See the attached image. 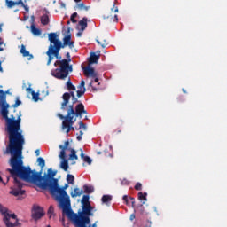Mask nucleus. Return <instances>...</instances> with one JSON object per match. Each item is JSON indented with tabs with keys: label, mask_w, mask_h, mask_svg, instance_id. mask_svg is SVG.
Here are the masks:
<instances>
[{
	"label": "nucleus",
	"mask_w": 227,
	"mask_h": 227,
	"mask_svg": "<svg viewBox=\"0 0 227 227\" xmlns=\"http://www.w3.org/2000/svg\"><path fill=\"white\" fill-rule=\"evenodd\" d=\"M25 144L24 136L18 135L12 140L11 144H8L6 150L4 151V155H11L9 164L12 168H7L6 171L10 173L14 180V187L10 192L12 196H23V194H26V191L22 190V187H24L23 182L34 184V185L43 191H49L54 180H58L54 178L58 171H52V168H49L48 173L42 176V170L36 172V170H31V167L24 166L22 150Z\"/></svg>",
	"instance_id": "nucleus-1"
},
{
	"label": "nucleus",
	"mask_w": 227,
	"mask_h": 227,
	"mask_svg": "<svg viewBox=\"0 0 227 227\" xmlns=\"http://www.w3.org/2000/svg\"><path fill=\"white\" fill-rule=\"evenodd\" d=\"M62 212L66 214L75 227H97V223L91 225V219L90 218L93 217V212H97V209L91 204L82 206V210L78 211L77 214L72 210V204Z\"/></svg>",
	"instance_id": "nucleus-2"
},
{
	"label": "nucleus",
	"mask_w": 227,
	"mask_h": 227,
	"mask_svg": "<svg viewBox=\"0 0 227 227\" xmlns=\"http://www.w3.org/2000/svg\"><path fill=\"white\" fill-rule=\"evenodd\" d=\"M48 40L51 43L46 51V55L48 56V67L52 63L54 58H56V59H61V55H59L61 49H65L67 45H68L70 49H74V41H71L72 34L70 33V27H67V35L63 38V43L59 40V35L54 32L48 35Z\"/></svg>",
	"instance_id": "nucleus-3"
},
{
	"label": "nucleus",
	"mask_w": 227,
	"mask_h": 227,
	"mask_svg": "<svg viewBox=\"0 0 227 227\" xmlns=\"http://www.w3.org/2000/svg\"><path fill=\"white\" fill-rule=\"evenodd\" d=\"M68 98H65V102L61 103L60 109L62 111H67V114L66 116H64L61 114H58L57 116L60 120H63L62 121V129L65 130L67 129L66 133L68 134L70 130H75V128H74L72 125L75 123V121H74V116H76V118H82V114H88V111L84 109V105L82 103H79L75 108L74 109V105L68 106Z\"/></svg>",
	"instance_id": "nucleus-4"
},
{
	"label": "nucleus",
	"mask_w": 227,
	"mask_h": 227,
	"mask_svg": "<svg viewBox=\"0 0 227 227\" xmlns=\"http://www.w3.org/2000/svg\"><path fill=\"white\" fill-rule=\"evenodd\" d=\"M5 96V104L7 106L6 111H7V119L6 117H4V115H3V114H1V116L4 118V120H5V132H7L8 134V139H9V145H12V141H13L14 137H16V136L20 135V136H24L22 135V129H20V123L22 121V118H20L22 116V114L20 112L19 116L17 117V119H15L14 115H11V117H8L9 114V111L8 108L10 107V104H8L6 102V93H8V91L4 92Z\"/></svg>",
	"instance_id": "nucleus-5"
},
{
	"label": "nucleus",
	"mask_w": 227,
	"mask_h": 227,
	"mask_svg": "<svg viewBox=\"0 0 227 227\" xmlns=\"http://www.w3.org/2000/svg\"><path fill=\"white\" fill-rule=\"evenodd\" d=\"M67 189H68V184H66L62 188L59 187L58 180H53L51 184V189L49 192L52 196L53 200L59 203V207L61 208L62 212L67 209V207H70V196L67 193Z\"/></svg>",
	"instance_id": "nucleus-6"
},
{
	"label": "nucleus",
	"mask_w": 227,
	"mask_h": 227,
	"mask_svg": "<svg viewBox=\"0 0 227 227\" xmlns=\"http://www.w3.org/2000/svg\"><path fill=\"white\" fill-rule=\"evenodd\" d=\"M67 59H59L55 61L54 67H59L54 71H51V75L53 77H56V79L65 80L68 77V74L70 72H74V68L72 67V65H70V62L72 59H70V52H67L66 54Z\"/></svg>",
	"instance_id": "nucleus-7"
},
{
	"label": "nucleus",
	"mask_w": 227,
	"mask_h": 227,
	"mask_svg": "<svg viewBox=\"0 0 227 227\" xmlns=\"http://www.w3.org/2000/svg\"><path fill=\"white\" fill-rule=\"evenodd\" d=\"M8 107V105H6V96L4 95V92H3V90H0V114H3V116L6 119L8 111L6 110Z\"/></svg>",
	"instance_id": "nucleus-8"
},
{
	"label": "nucleus",
	"mask_w": 227,
	"mask_h": 227,
	"mask_svg": "<svg viewBox=\"0 0 227 227\" xmlns=\"http://www.w3.org/2000/svg\"><path fill=\"white\" fill-rule=\"evenodd\" d=\"M45 215V211L43 207H40L39 205L34 204L32 208V218L34 221H38V219H42Z\"/></svg>",
	"instance_id": "nucleus-9"
},
{
	"label": "nucleus",
	"mask_w": 227,
	"mask_h": 227,
	"mask_svg": "<svg viewBox=\"0 0 227 227\" xmlns=\"http://www.w3.org/2000/svg\"><path fill=\"white\" fill-rule=\"evenodd\" d=\"M70 145L69 141H66L63 145H59V148L61 150L59 155V159H65L67 157V150L68 149V145Z\"/></svg>",
	"instance_id": "nucleus-10"
},
{
	"label": "nucleus",
	"mask_w": 227,
	"mask_h": 227,
	"mask_svg": "<svg viewBox=\"0 0 227 227\" xmlns=\"http://www.w3.org/2000/svg\"><path fill=\"white\" fill-rule=\"evenodd\" d=\"M83 74L86 77H97V73L95 69L90 66L82 67Z\"/></svg>",
	"instance_id": "nucleus-11"
},
{
	"label": "nucleus",
	"mask_w": 227,
	"mask_h": 227,
	"mask_svg": "<svg viewBox=\"0 0 227 227\" xmlns=\"http://www.w3.org/2000/svg\"><path fill=\"white\" fill-rule=\"evenodd\" d=\"M4 224H5L6 227H17V226H20V223H19V219H16V221L14 223H12V221H10V218H4Z\"/></svg>",
	"instance_id": "nucleus-12"
},
{
	"label": "nucleus",
	"mask_w": 227,
	"mask_h": 227,
	"mask_svg": "<svg viewBox=\"0 0 227 227\" xmlns=\"http://www.w3.org/2000/svg\"><path fill=\"white\" fill-rule=\"evenodd\" d=\"M98 59H100V55H97L95 52H90V57L89 59L90 65L98 63Z\"/></svg>",
	"instance_id": "nucleus-13"
},
{
	"label": "nucleus",
	"mask_w": 227,
	"mask_h": 227,
	"mask_svg": "<svg viewBox=\"0 0 227 227\" xmlns=\"http://www.w3.org/2000/svg\"><path fill=\"white\" fill-rule=\"evenodd\" d=\"M0 213L3 215V223H4V218L10 219V213H8V208L0 204Z\"/></svg>",
	"instance_id": "nucleus-14"
},
{
	"label": "nucleus",
	"mask_w": 227,
	"mask_h": 227,
	"mask_svg": "<svg viewBox=\"0 0 227 227\" xmlns=\"http://www.w3.org/2000/svg\"><path fill=\"white\" fill-rule=\"evenodd\" d=\"M20 54H22L23 58H28V59H33V55L29 53L28 51L26 50V46L24 44L21 45V49L20 51Z\"/></svg>",
	"instance_id": "nucleus-15"
},
{
	"label": "nucleus",
	"mask_w": 227,
	"mask_h": 227,
	"mask_svg": "<svg viewBox=\"0 0 227 227\" xmlns=\"http://www.w3.org/2000/svg\"><path fill=\"white\" fill-rule=\"evenodd\" d=\"M7 8H13V6H19V4H22V0H19L18 2H14L13 0H5Z\"/></svg>",
	"instance_id": "nucleus-16"
},
{
	"label": "nucleus",
	"mask_w": 227,
	"mask_h": 227,
	"mask_svg": "<svg viewBox=\"0 0 227 227\" xmlns=\"http://www.w3.org/2000/svg\"><path fill=\"white\" fill-rule=\"evenodd\" d=\"M30 29L34 36H40L42 35V30L40 28H37L36 26H35V24L31 25Z\"/></svg>",
	"instance_id": "nucleus-17"
},
{
	"label": "nucleus",
	"mask_w": 227,
	"mask_h": 227,
	"mask_svg": "<svg viewBox=\"0 0 227 227\" xmlns=\"http://www.w3.org/2000/svg\"><path fill=\"white\" fill-rule=\"evenodd\" d=\"M79 26H81V31H84V29H86V27H88V18L84 17L82 18V20L79 21Z\"/></svg>",
	"instance_id": "nucleus-18"
},
{
	"label": "nucleus",
	"mask_w": 227,
	"mask_h": 227,
	"mask_svg": "<svg viewBox=\"0 0 227 227\" xmlns=\"http://www.w3.org/2000/svg\"><path fill=\"white\" fill-rule=\"evenodd\" d=\"M148 196V193L140 192H138V200L142 202V205H145V201H148V199L146 198Z\"/></svg>",
	"instance_id": "nucleus-19"
},
{
	"label": "nucleus",
	"mask_w": 227,
	"mask_h": 227,
	"mask_svg": "<svg viewBox=\"0 0 227 227\" xmlns=\"http://www.w3.org/2000/svg\"><path fill=\"white\" fill-rule=\"evenodd\" d=\"M49 22H51V20L49 19V14H43V16H41V24H43V26L49 25Z\"/></svg>",
	"instance_id": "nucleus-20"
},
{
	"label": "nucleus",
	"mask_w": 227,
	"mask_h": 227,
	"mask_svg": "<svg viewBox=\"0 0 227 227\" xmlns=\"http://www.w3.org/2000/svg\"><path fill=\"white\" fill-rule=\"evenodd\" d=\"M70 97L73 98L75 97V93L74 91H71L70 93L65 92L62 96L63 102H65V98H67V104L70 102Z\"/></svg>",
	"instance_id": "nucleus-21"
},
{
	"label": "nucleus",
	"mask_w": 227,
	"mask_h": 227,
	"mask_svg": "<svg viewBox=\"0 0 227 227\" xmlns=\"http://www.w3.org/2000/svg\"><path fill=\"white\" fill-rule=\"evenodd\" d=\"M60 168L65 170V171H68V160L67 159H62V161L60 163Z\"/></svg>",
	"instance_id": "nucleus-22"
},
{
	"label": "nucleus",
	"mask_w": 227,
	"mask_h": 227,
	"mask_svg": "<svg viewBox=\"0 0 227 227\" xmlns=\"http://www.w3.org/2000/svg\"><path fill=\"white\" fill-rule=\"evenodd\" d=\"M82 191L80 190L79 188H74V192H71V197L72 198H77V196H82Z\"/></svg>",
	"instance_id": "nucleus-23"
},
{
	"label": "nucleus",
	"mask_w": 227,
	"mask_h": 227,
	"mask_svg": "<svg viewBox=\"0 0 227 227\" xmlns=\"http://www.w3.org/2000/svg\"><path fill=\"white\" fill-rule=\"evenodd\" d=\"M81 203L82 207H84L85 205H91V203H90V195H83Z\"/></svg>",
	"instance_id": "nucleus-24"
},
{
	"label": "nucleus",
	"mask_w": 227,
	"mask_h": 227,
	"mask_svg": "<svg viewBox=\"0 0 227 227\" xmlns=\"http://www.w3.org/2000/svg\"><path fill=\"white\" fill-rule=\"evenodd\" d=\"M112 200L113 197L111 195H104L101 199V201L102 203H106V205H107Z\"/></svg>",
	"instance_id": "nucleus-25"
},
{
	"label": "nucleus",
	"mask_w": 227,
	"mask_h": 227,
	"mask_svg": "<svg viewBox=\"0 0 227 227\" xmlns=\"http://www.w3.org/2000/svg\"><path fill=\"white\" fill-rule=\"evenodd\" d=\"M83 190H84V192H86L87 194H91V192L95 191V188L93 186H89L85 184L83 185Z\"/></svg>",
	"instance_id": "nucleus-26"
},
{
	"label": "nucleus",
	"mask_w": 227,
	"mask_h": 227,
	"mask_svg": "<svg viewBox=\"0 0 227 227\" xmlns=\"http://www.w3.org/2000/svg\"><path fill=\"white\" fill-rule=\"evenodd\" d=\"M69 150L71 152V153L69 154V159L71 160H77V159H79V157L77 156L75 150H74V149H69Z\"/></svg>",
	"instance_id": "nucleus-27"
},
{
	"label": "nucleus",
	"mask_w": 227,
	"mask_h": 227,
	"mask_svg": "<svg viewBox=\"0 0 227 227\" xmlns=\"http://www.w3.org/2000/svg\"><path fill=\"white\" fill-rule=\"evenodd\" d=\"M74 180H75V177L74 176V175L68 174L67 176V184H71V185H74Z\"/></svg>",
	"instance_id": "nucleus-28"
},
{
	"label": "nucleus",
	"mask_w": 227,
	"mask_h": 227,
	"mask_svg": "<svg viewBox=\"0 0 227 227\" xmlns=\"http://www.w3.org/2000/svg\"><path fill=\"white\" fill-rule=\"evenodd\" d=\"M37 163L38 166H40V168L42 169H43V168H45V160L42 157L37 158Z\"/></svg>",
	"instance_id": "nucleus-29"
},
{
	"label": "nucleus",
	"mask_w": 227,
	"mask_h": 227,
	"mask_svg": "<svg viewBox=\"0 0 227 227\" xmlns=\"http://www.w3.org/2000/svg\"><path fill=\"white\" fill-rule=\"evenodd\" d=\"M67 90L75 91V86L72 84V81L70 80V78H68L67 82Z\"/></svg>",
	"instance_id": "nucleus-30"
},
{
	"label": "nucleus",
	"mask_w": 227,
	"mask_h": 227,
	"mask_svg": "<svg viewBox=\"0 0 227 227\" xmlns=\"http://www.w3.org/2000/svg\"><path fill=\"white\" fill-rule=\"evenodd\" d=\"M76 8H77L78 10H86V12H88V10H89V7L86 6V5L84 4V3H81V4H76Z\"/></svg>",
	"instance_id": "nucleus-31"
},
{
	"label": "nucleus",
	"mask_w": 227,
	"mask_h": 227,
	"mask_svg": "<svg viewBox=\"0 0 227 227\" xmlns=\"http://www.w3.org/2000/svg\"><path fill=\"white\" fill-rule=\"evenodd\" d=\"M48 215H49V219H52V215H54V207L50 206L49 209H48Z\"/></svg>",
	"instance_id": "nucleus-32"
},
{
	"label": "nucleus",
	"mask_w": 227,
	"mask_h": 227,
	"mask_svg": "<svg viewBox=\"0 0 227 227\" xmlns=\"http://www.w3.org/2000/svg\"><path fill=\"white\" fill-rule=\"evenodd\" d=\"M85 84L86 82H84V80H82L80 85L78 86V90L84 91V90H86Z\"/></svg>",
	"instance_id": "nucleus-33"
},
{
	"label": "nucleus",
	"mask_w": 227,
	"mask_h": 227,
	"mask_svg": "<svg viewBox=\"0 0 227 227\" xmlns=\"http://www.w3.org/2000/svg\"><path fill=\"white\" fill-rule=\"evenodd\" d=\"M31 95H32L33 100H34L35 102H38V100H39V98H38V97H39V94L36 93V92H35V90H32Z\"/></svg>",
	"instance_id": "nucleus-34"
},
{
	"label": "nucleus",
	"mask_w": 227,
	"mask_h": 227,
	"mask_svg": "<svg viewBox=\"0 0 227 227\" xmlns=\"http://www.w3.org/2000/svg\"><path fill=\"white\" fill-rule=\"evenodd\" d=\"M21 104H22V101H20V100L19 99V97H17V98H16L15 104H13V105L12 106V107L17 108V107H19V106H20Z\"/></svg>",
	"instance_id": "nucleus-35"
},
{
	"label": "nucleus",
	"mask_w": 227,
	"mask_h": 227,
	"mask_svg": "<svg viewBox=\"0 0 227 227\" xmlns=\"http://www.w3.org/2000/svg\"><path fill=\"white\" fill-rule=\"evenodd\" d=\"M75 17H77V12H74L71 15L70 20H71V22H73V24H76V22H77V20H75Z\"/></svg>",
	"instance_id": "nucleus-36"
},
{
	"label": "nucleus",
	"mask_w": 227,
	"mask_h": 227,
	"mask_svg": "<svg viewBox=\"0 0 227 227\" xmlns=\"http://www.w3.org/2000/svg\"><path fill=\"white\" fill-rule=\"evenodd\" d=\"M81 129H82V130H87L88 129L86 124H84L82 121H79V130H81Z\"/></svg>",
	"instance_id": "nucleus-37"
},
{
	"label": "nucleus",
	"mask_w": 227,
	"mask_h": 227,
	"mask_svg": "<svg viewBox=\"0 0 227 227\" xmlns=\"http://www.w3.org/2000/svg\"><path fill=\"white\" fill-rule=\"evenodd\" d=\"M83 160L87 162V164L89 165H91V162H93V160H91V158H90V156H85V158H83Z\"/></svg>",
	"instance_id": "nucleus-38"
},
{
	"label": "nucleus",
	"mask_w": 227,
	"mask_h": 227,
	"mask_svg": "<svg viewBox=\"0 0 227 227\" xmlns=\"http://www.w3.org/2000/svg\"><path fill=\"white\" fill-rule=\"evenodd\" d=\"M135 189L136 191H141V189H143V184H141V183H137L135 185Z\"/></svg>",
	"instance_id": "nucleus-39"
},
{
	"label": "nucleus",
	"mask_w": 227,
	"mask_h": 227,
	"mask_svg": "<svg viewBox=\"0 0 227 227\" xmlns=\"http://www.w3.org/2000/svg\"><path fill=\"white\" fill-rule=\"evenodd\" d=\"M84 93H86V90H77V97H78V98H81V97H82V95H84Z\"/></svg>",
	"instance_id": "nucleus-40"
},
{
	"label": "nucleus",
	"mask_w": 227,
	"mask_h": 227,
	"mask_svg": "<svg viewBox=\"0 0 227 227\" xmlns=\"http://www.w3.org/2000/svg\"><path fill=\"white\" fill-rule=\"evenodd\" d=\"M77 102H79V100L74 96V98H72V105H69V106H73V109H74V105L77 104Z\"/></svg>",
	"instance_id": "nucleus-41"
},
{
	"label": "nucleus",
	"mask_w": 227,
	"mask_h": 227,
	"mask_svg": "<svg viewBox=\"0 0 227 227\" xmlns=\"http://www.w3.org/2000/svg\"><path fill=\"white\" fill-rule=\"evenodd\" d=\"M12 219L17 220V215H15V214H9V221H12Z\"/></svg>",
	"instance_id": "nucleus-42"
},
{
	"label": "nucleus",
	"mask_w": 227,
	"mask_h": 227,
	"mask_svg": "<svg viewBox=\"0 0 227 227\" xmlns=\"http://www.w3.org/2000/svg\"><path fill=\"white\" fill-rule=\"evenodd\" d=\"M23 8H25L26 12H29V6L24 4V2L22 4H20Z\"/></svg>",
	"instance_id": "nucleus-43"
},
{
	"label": "nucleus",
	"mask_w": 227,
	"mask_h": 227,
	"mask_svg": "<svg viewBox=\"0 0 227 227\" xmlns=\"http://www.w3.org/2000/svg\"><path fill=\"white\" fill-rule=\"evenodd\" d=\"M123 201H125L126 205H129V197L127 195H124L122 197Z\"/></svg>",
	"instance_id": "nucleus-44"
},
{
	"label": "nucleus",
	"mask_w": 227,
	"mask_h": 227,
	"mask_svg": "<svg viewBox=\"0 0 227 227\" xmlns=\"http://www.w3.org/2000/svg\"><path fill=\"white\" fill-rule=\"evenodd\" d=\"M89 86H90V88H92V90H93L94 91H97V90H98L97 88L93 87V82H90V84H89Z\"/></svg>",
	"instance_id": "nucleus-45"
},
{
	"label": "nucleus",
	"mask_w": 227,
	"mask_h": 227,
	"mask_svg": "<svg viewBox=\"0 0 227 227\" xmlns=\"http://www.w3.org/2000/svg\"><path fill=\"white\" fill-rule=\"evenodd\" d=\"M95 82H98V86H100V82H98V77H92Z\"/></svg>",
	"instance_id": "nucleus-46"
},
{
	"label": "nucleus",
	"mask_w": 227,
	"mask_h": 227,
	"mask_svg": "<svg viewBox=\"0 0 227 227\" xmlns=\"http://www.w3.org/2000/svg\"><path fill=\"white\" fill-rule=\"evenodd\" d=\"M36 157L40 156V149L35 151Z\"/></svg>",
	"instance_id": "nucleus-47"
},
{
	"label": "nucleus",
	"mask_w": 227,
	"mask_h": 227,
	"mask_svg": "<svg viewBox=\"0 0 227 227\" xmlns=\"http://www.w3.org/2000/svg\"><path fill=\"white\" fill-rule=\"evenodd\" d=\"M84 158H86V156H84V153L82 151V153H81V159H82L84 160Z\"/></svg>",
	"instance_id": "nucleus-48"
},
{
	"label": "nucleus",
	"mask_w": 227,
	"mask_h": 227,
	"mask_svg": "<svg viewBox=\"0 0 227 227\" xmlns=\"http://www.w3.org/2000/svg\"><path fill=\"white\" fill-rule=\"evenodd\" d=\"M115 13H118V7H116V4H114Z\"/></svg>",
	"instance_id": "nucleus-49"
},
{
	"label": "nucleus",
	"mask_w": 227,
	"mask_h": 227,
	"mask_svg": "<svg viewBox=\"0 0 227 227\" xmlns=\"http://www.w3.org/2000/svg\"><path fill=\"white\" fill-rule=\"evenodd\" d=\"M121 184H122V185H125V184H126L127 185H129V181L123 180V181L121 182Z\"/></svg>",
	"instance_id": "nucleus-50"
},
{
	"label": "nucleus",
	"mask_w": 227,
	"mask_h": 227,
	"mask_svg": "<svg viewBox=\"0 0 227 227\" xmlns=\"http://www.w3.org/2000/svg\"><path fill=\"white\" fill-rule=\"evenodd\" d=\"M76 139H77L78 141H82V137L81 135H79V136L76 137Z\"/></svg>",
	"instance_id": "nucleus-51"
},
{
	"label": "nucleus",
	"mask_w": 227,
	"mask_h": 227,
	"mask_svg": "<svg viewBox=\"0 0 227 227\" xmlns=\"http://www.w3.org/2000/svg\"><path fill=\"white\" fill-rule=\"evenodd\" d=\"M114 22H118V15H114Z\"/></svg>",
	"instance_id": "nucleus-52"
},
{
	"label": "nucleus",
	"mask_w": 227,
	"mask_h": 227,
	"mask_svg": "<svg viewBox=\"0 0 227 227\" xmlns=\"http://www.w3.org/2000/svg\"><path fill=\"white\" fill-rule=\"evenodd\" d=\"M0 182H1L2 184H4V185H6V183H4V182L3 181V177H1V176H0Z\"/></svg>",
	"instance_id": "nucleus-53"
},
{
	"label": "nucleus",
	"mask_w": 227,
	"mask_h": 227,
	"mask_svg": "<svg viewBox=\"0 0 227 227\" xmlns=\"http://www.w3.org/2000/svg\"><path fill=\"white\" fill-rule=\"evenodd\" d=\"M82 32H78L77 34H76V36H82Z\"/></svg>",
	"instance_id": "nucleus-54"
},
{
	"label": "nucleus",
	"mask_w": 227,
	"mask_h": 227,
	"mask_svg": "<svg viewBox=\"0 0 227 227\" xmlns=\"http://www.w3.org/2000/svg\"><path fill=\"white\" fill-rule=\"evenodd\" d=\"M130 219H131V221H132L133 219H136V215H131Z\"/></svg>",
	"instance_id": "nucleus-55"
},
{
	"label": "nucleus",
	"mask_w": 227,
	"mask_h": 227,
	"mask_svg": "<svg viewBox=\"0 0 227 227\" xmlns=\"http://www.w3.org/2000/svg\"><path fill=\"white\" fill-rule=\"evenodd\" d=\"M1 65H2V62L0 60V72H3V67Z\"/></svg>",
	"instance_id": "nucleus-56"
},
{
	"label": "nucleus",
	"mask_w": 227,
	"mask_h": 227,
	"mask_svg": "<svg viewBox=\"0 0 227 227\" xmlns=\"http://www.w3.org/2000/svg\"><path fill=\"white\" fill-rule=\"evenodd\" d=\"M131 205L134 207V205H136V200H132Z\"/></svg>",
	"instance_id": "nucleus-57"
},
{
	"label": "nucleus",
	"mask_w": 227,
	"mask_h": 227,
	"mask_svg": "<svg viewBox=\"0 0 227 227\" xmlns=\"http://www.w3.org/2000/svg\"><path fill=\"white\" fill-rule=\"evenodd\" d=\"M96 54H98V56H99V58H100V51H98L96 52Z\"/></svg>",
	"instance_id": "nucleus-58"
},
{
	"label": "nucleus",
	"mask_w": 227,
	"mask_h": 227,
	"mask_svg": "<svg viewBox=\"0 0 227 227\" xmlns=\"http://www.w3.org/2000/svg\"><path fill=\"white\" fill-rule=\"evenodd\" d=\"M97 154H98V155H102V152L98 151V152L97 153Z\"/></svg>",
	"instance_id": "nucleus-59"
},
{
	"label": "nucleus",
	"mask_w": 227,
	"mask_h": 227,
	"mask_svg": "<svg viewBox=\"0 0 227 227\" xmlns=\"http://www.w3.org/2000/svg\"><path fill=\"white\" fill-rule=\"evenodd\" d=\"M80 136H84V133L82 131H80Z\"/></svg>",
	"instance_id": "nucleus-60"
},
{
	"label": "nucleus",
	"mask_w": 227,
	"mask_h": 227,
	"mask_svg": "<svg viewBox=\"0 0 227 227\" xmlns=\"http://www.w3.org/2000/svg\"><path fill=\"white\" fill-rule=\"evenodd\" d=\"M7 182H10V176H7Z\"/></svg>",
	"instance_id": "nucleus-61"
},
{
	"label": "nucleus",
	"mask_w": 227,
	"mask_h": 227,
	"mask_svg": "<svg viewBox=\"0 0 227 227\" xmlns=\"http://www.w3.org/2000/svg\"><path fill=\"white\" fill-rule=\"evenodd\" d=\"M129 200H131V201H135L133 197H130Z\"/></svg>",
	"instance_id": "nucleus-62"
},
{
	"label": "nucleus",
	"mask_w": 227,
	"mask_h": 227,
	"mask_svg": "<svg viewBox=\"0 0 227 227\" xmlns=\"http://www.w3.org/2000/svg\"><path fill=\"white\" fill-rule=\"evenodd\" d=\"M27 91H31V88H27Z\"/></svg>",
	"instance_id": "nucleus-63"
},
{
	"label": "nucleus",
	"mask_w": 227,
	"mask_h": 227,
	"mask_svg": "<svg viewBox=\"0 0 227 227\" xmlns=\"http://www.w3.org/2000/svg\"><path fill=\"white\" fill-rule=\"evenodd\" d=\"M61 6H62L63 8H65V4H61Z\"/></svg>",
	"instance_id": "nucleus-64"
}]
</instances>
